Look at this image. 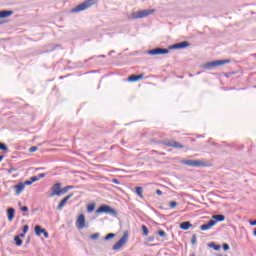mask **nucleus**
I'll return each instance as SVG.
<instances>
[{
    "mask_svg": "<svg viewBox=\"0 0 256 256\" xmlns=\"http://www.w3.org/2000/svg\"><path fill=\"white\" fill-rule=\"evenodd\" d=\"M155 13V9H144L138 12H132L127 16L129 21H133L135 19H145V17H149V15H153Z\"/></svg>",
    "mask_w": 256,
    "mask_h": 256,
    "instance_id": "nucleus-1",
    "label": "nucleus"
},
{
    "mask_svg": "<svg viewBox=\"0 0 256 256\" xmlns=\"http://www.w3.org/2000/svg\"><path fill=\"white\" fill-rule=\"evenodd\" d=\"M93 5H95V0H86L75 8H72L70 13H80V11H85L89 9V7H93Z\"/></svg>",
    "mask_w": 256,
    "mask_h": 256,
    "instance_id": "nucleus-2",
    "label": "nucleus"
},
{
    "mask_svg": "<svg viewBox=\"0 0 256 256\" xmlns=\"http://www.w3.org/2000/svg\"><path fill=\"white\" fill-rule=\"evenodd\" d=\"M227 63H231V60H215L204 64L203 69H213L214 67H221L222 65H227Z\"/></svg>",
    "mask_w": 256,
    "mask_h": 256,
    "instance_id": "nucleus-3",
    "label": "nucleus"
},
{
    "mask_svg": "<svg viewBox=\"0 0 256 256\" xmlns=\"http://www.w3.org/2000/svg\"><path fill=\"white\" fill-rule=\"evenodd\" d=\"M129 241V234L125 232L123 236L113 245V251H119Z\"/></svg>",
    "mask_w": 256,
    "mask_h": 256,
    "instance_id": "nucleus-4",
    "label": "nucleus"
},
{
    "mask_svg": "<svg viewBox=\"0 0 256 256\" xmlns=\"http://www.w3.org/2000/svg\"><path fill=\"white\" fill-rule=\"evenodd\" d=\"M96 213H108L109 215H113V217H117V210L111 208L109 205H101L97 210Z\"/></svg>",
    "mask_w": 256,
    "mask_h": 256,
    "instance_id": "nucleus-5",
    "label": "nucleus"
},
{
    "mask_svg": "<svg viewBox=\"0 0 256 256\" xmlns=\"http://www.w3.org/2000/svg\"><path fill=\"white\" fill-rule=\"evenodd\" d=\"M181 163L188 167H205V162L201 160H182Z\"/></svg>",
    "mask_w": 256,
    "mask_h": 256,
    "instance_id": "nucleus-6",
    "label": "nucleus"
},
{
    "mask_svg": "<svg viewBox=\"0 0 256 256\" xmlns=\"http://www.w3.org/2000/svg\"><path fill=\"white\" fill-rule=\"evenodd\" d=\"M34 231L37 237H41V235H44L45 239H49V232H47L45 228H41L40 225H36Z\"/></svg>",
    "mask_w": 256,
    "mask_h": 256,
    "instance_id": "nucleus-7",
    "label": "nucleus"
},
{
    "mask_svg": "<svg viewBox=\"0 0 256 256\" xmlns=\"http://www.w3.org/2000/svg\"><path fill=\"white\" fill-rule=\"evenodd\" d=\"M163 145H166V147H173L174 149H183L185 146H183L181 143L175 141V140H168L163 142Z\"/></svg>",
    "mask_w": 256,
    "mask_h": 256,
    "instance_id": "nucleus-8",
    "label": "nucleus"
},
{
    "mask_svg": "<svg viewBox=\"0 0 256 256\" xmlns=\"http://www.w3.org/2000/svg\"><path fill=\"white\" fill-rule=\"evenodd\" d=\"M169 49L167 48H156L148 51V55H167Z\"/></svg>",
    "mask_w": 256,
    "mask_h": 256,
    "instance_id": "nucleus-9",
    "label": "nucleus"
},
{
    "mask_svg": "<svg viewBox=\"0 0 256 256\" xmlns=\"http://www.w3.org/2000/svg\"><path fill=\"white\" fill-rule=\"evenodd\" d=\"M61 197V183H56L52 186V192L50 194V197Z\"/></svg>",
    "mask_w": 256,
    "mask_h": 256,
    "instance_id": "nucleus-10",
    "label": "nucleus"
},
{
    "mask_svg": "<svg viewBox=\"0 0 256 256\" xmlns=\"http://www.w3.org/2000/svg\"><path fill=\"white\" fill-rule=\"evenodd\" d=\"M77 229H85V214H80L76 220Z\"/></svg>",
    "mask_w": 256,
    "mask_h": 256,
    "instance_id": "nucleus-11",
    "label": "nucleus"
},
{
    "mask_svg": "<svg viewBox=\"0 0 256 256\" xmlns=\"http://www.w3.org/2000/svg\"><path fill=\"white\" fill-rule=\"evenodd\" d=\"M217 225V221L210 220L207 224H203L200 226L201 231H208V229H211V227H215Z\"/></svg>",
    "mask_w": 256,
    "mask_h": 256,
    "instance_id": "nucleus-12",
    "label": "nucleus"
},
{
    "mask_svg": "<svg viewBox=\"0 0 256 256\" xmlns=\"http://www.w3.org/2000/svg\"><path fill=\"white\" fill-rule=\"evenodd\" d=\"M191 44L187 41H183L177 44L170 46V49H185V47H189Z\"/></svg>",
    "mask_w": 256,
    "mask_h": 256,
    "instance_id": "nucleus-13",
    "label": "nucleus"
},
{
    "mask_svg": "<svg viewBox=\"0 0 256 256\" xmlns=\"http://www.w3.org/2000/svg\"><path fill=\"white\" fill-rule=\"evenodd\" d=\"M71 197H73V194H69L68 196H66L65 198H63L61 200V202L58 204L57 206V210L61 211V209H63L65 207V205L67 204V201H69V199H71Z\"/></svg>",
    "mask_w": 256,
    "mask_h": 256,
    "instance_id": "nucleus-14",
    "label": "nucleus"
},
{
    "mask_svg": "<svg viewBox=\"0 0 256 256\" xmlns=\"http://www.w3.org/2000/svg\"><path fill=\"white\" fill-rule=\"evenodd\" d=\"M14 189L16 191V195H21V193H23V191H25V184L19 183L18 185L14 186Z\"/></svg>",
    "mask_w": 256,
    "mask_h": 256,
    "instance_id": "nucleus-15",
    "label": "nucleus"
},
{
    "mask_svg": "<svg viewBox=\"0 0 256 256\" xmlns=\"http://www.w3.org/2000/svg\"><path fill=\"white\" fill-rule=\"evenodd\" d=\"M11 15H13V11H8V10L0 11V19L11 17Z\"/></svg>",
    "mask_w": 256,
    "mask_h": 256,
    "instance_id": "nucleus-16",
    "label": "nucleus"
},
{
    "mask_svg": "<svg viewBox=\"0 0 256 256\" xmlns=\"http://www.w3.org/2000/svg\"><path fill=\"white\" fill-rule=\"evenodd\" d=\"M190 227H193V224H191V222H189V221L182 222L180 224V229H182L183 231L189 230Z\"/></svg>",
    "mask_w": 256,
    "mask_h": 256,
    "instance_id": "nucleus-17",
    "label": "nucleus"
},
{
    "mask_svg": "<svg viewBox=\"0 0 256 256\" xmlns=\"http://www.w3.org/2000/svg\"><path fill=\"white\" fill-rule=\"evenodd\" d=\"M7 214H8V221H13V219H15V209L13 208L8 209Z\"/></svg>",
    "mask_w": 256,
    "mask_h": 256,
    "instance_id": "nucleus-18",
    "label": "nucleus"
},
{
    "mask_svg": "<svg viewBox=\"0 0 256 256\" xmlns=\"http://www.w3.org/2000/svg\"><path fill=\"white\" fill-rule=\"evenodd\" d=\"M213 219H215L216 222H217V221H219V222L225 221V215H223V214H217V215H214V216H213Z\"/></svg>",
    "mask_w": 256,
    "mask_h": 256,
    "instance_id": "nucleus-19",
    "label": "nucleus"
},
{
    "mask_svg": "<svg viewBox=\"0 0 256 256\" xmlns=\"http://www.w3.org/2000/svg\"><path fill=\"white\" fill-rule=\"evenodd\" d=\"M136 194L138 195V197H140L141 199H143V187H136Z\"/></svg>",
    "mask_w": 256,
    "mask_h": 256,
    "instance_id": "nucleus-20",
    "label": "nucleus"
},
{
    "mask_svg": "<svg viewBox=\"0 0 256 256\" xmlns=\"http://www.w3.org/2000/svg\"><path fill=\"white\" fill-rule=\"evenodd\" d=\"M14 241H15L17 247H21V245H23V240H21V238L19 236H15Z\"/></svg>",
    "mask_w": 256,
    "mask_h": 256,
    "instance_id": "nucleus-21",
    "label": "nucleus"
},
{
    "mask_svg": "<svg viewBox=\"0 0 256 256\" xmlns=\"http://www.w3.org/2000/svg\"><path fill=\"white\" fill-rule=\"evenodd\" d=\"M142 231H143V235L145 237H147V235H149V229L147 228V226L142 225Z\"/></svg>",
    "mask_w": 256,
    "mask_h": 256,
    "instance_id": "nucleus-22",
    "label": "nucleus"
},
{
    "mask_svg": "<svg viewBox=\"0 0 256 256\" xmlns=\"http://www.w3.org/2000/svg\"><path fill=\"white\" fill-rule=\"evenodd\" d=\"M87 211L88 213H93V211H95V204L88 205Z\"/></svg>",
    "mask_w": 256,
    "mask_h": 256,
    "instance_id": "nucleus-23",
    "label": "nucleus"
},
{
    "mask_svg": "<svg viewBox=\"0 0 256 256\" xmlns=\"http://www.w3.org/2000/svg\"><path fill=\"white\" fill-rule=\"evenodd\" d=\"M209 247H213L215 251H220L221 246L220 245H215V243L209 244Z\"/></svg>",
    "mask_w": 256,
    "mask_h": 256,
    "instance_id": "nucleus-24",
    "label": "nucleus"
},
{
    "mask_svg": "<svg viewBox=\"0 0 256 256\" xmlns=\"http://www.w3.org/2000/svg\"><path fill=\"white\" fill-rule=\"evenodd\" d=\"M0 151H9V148L4 143H0Z\"/></svg>",
    "mask_w": 256,
    "mask_h": 256,
    "instance_id": "nucleus-25",
    "label": "nucleus"
},
{
    "mask_svg": "<svg viewBox=\"0 0 256 256\" xmlns=\"http://www.w3.org/2000/svg\"><path fill=\"white\" fill-rule=\"evenodd\" d=\"M113 237H115V234L114 233H109L105 236V241H109V239H113Z\"/></svg>",
    "mask_w": 256,
    "mask_h": 256,
    "instance_id": "nucleus-26",
    "label": "nucleus"
},
{
    "mask_svg": "<svg viewBox=\"0 0 256 256\" xmlns=\"http://www.w3.org/2000/svg\"><path fill=\"white\" fill-rule=\"evenodd\" d=\"M128 81H130V82L138 81V80H137V75H131V76H129V77H128Z\"/></svg>",
    "mask_w": 256,
    "mask_h": 256,
    "instance_id": "nucleus-27",
    "label": "nucleus"
},
{
    "mask_svg": "<svg viewBox=\"0 0 256 256\" xmlns=\"http://www.w3.org/2000/svg\"><path fill=\"white\" fill-rule=\"evenodd\" d=\"M191 243L193 244V245H197V235H193L192 236V238H191Z\"/></svg>",
    "mask_w": 256,
    "mask_h": 256,
    "instance_id": "nucleus-28",
    "label": "nucleus"
},
{
    "mask_svg": "<svg viewBox=\"0 0 256 256\" xmlns=\"http://www.w3.org/2000/svg\"><path fill=\"white\" fill-rule=\"evenodd\" d=\"M157 234H158L160 237H167V233H165V231H163V230H159V231L157 232Z\"/></svg>",
    "mask_w": 256,
    "mask_h": 256,
    "instance_id": "nucleus-29",
    "label": "nucleus"
},
{
    "mask_svg": "<svg viewBox=\"0 0 256 256\" xmlns=\"http://www.w3.org/2000/svg\"><path fill=\"white\" fill-rule=\"evenodd\" d=\"M67 191H69L68 189H67V186H65L64 188H60V195H65V193H67Z\"/></svg>",
    "mask_w": 256,
    "mask_h": 256,
    "instance_id": "nucleus-30",
    "label": "nucleus"
},
{
    "mask_svg": "<svg viewBox=\"0 0 256 256\" xmlns=\"http://www.w3.org/2000/svg\"><path fill=\"white\" fill-rule=\"evenodd\" d=\"M90 239H93V240L99 239V233H94V234H92V235L90 236Z\"/></svg>",
    "mask_w": 256,
    "mask_h": 256,
    "instance_id": "nucleus-31",
    "label": "nucleus"
},
{
    "mask_svg": "<svg viewBox=\"0 0 256 256\" xmlns=\"http://www.w3.org/2000/svg\"><path fill=\"white\" fill-rule=\"evenodd\" d=\"M30 181H32V183H35V182L39 181V178H38V176H32L30 178Z\"/></svg>",
    "mask_w": 256,
    "mask_h": 256,
    "instance_id": "nucleus-32",
    "label": "nucleus"
},
{
    "mask_svg": "<svg viewBox=\"0 0 256 256\" xmlns=\"http://www.w3.org/2000/svg\"><path fill=\"white\" fill-rule=\"evenodd\" d=\"M37 146H32V147H30V149H29V152L30 153H35V151H37Z\"/></svg>",
    "mask_w": 256,
    "mask_h": 256,
    "instance_id": "nucleus-33",
    "label": "nucleus"
},
{
    "mask_svg": "<svg viewBox=\"0 0 256 256\" xmlns=\"http://www.w3.org/2000/svg\"><path fill=\"white\" fill-rule=\"evenodd\" d=\"M22 184H23L24 187H25L26 185H33V182H32L31 179H30V180H26V181L23 182Z\"/></svg>",
    "mask_w": 256,
    "mask_h": 256,
    "instance_id": "nucleus-34",
    "label": "nucleus"
},
{
    "mask_svg": "<svg viewBox=\"0 0 256 256\" xmlns=\"http://www.w3.org/2000/svg\"><path fill=\"white\" fill-rule=\"evenodd\" d=\"M170 207L171 209H175V207H177V202L175 201L170 202Z\"/></svg>",
    "mask_w": 256,
    "mask_h": 256,
    "instance_id": "nucleus-35",
    "label": "nucleus"
},
{
    "mask_svg": "<svg viewBox=\"0 0 256 256\" xmlns=\"http://www.w3.org/2000/svg\"><path fill=\"white\" fill-rule=\"evenodd\" d=\"M29 231V225H24L23 226V233H27Z\"/></svg>",
    "mask_w": 256,
    "mask_h": 256,
    "instance_id": "nucleus-36",
    "label": "nucleus"
},
{
    "mask_svg": "<svg viewBox=\"0 0 256 256\" xmlns=\"http://www.w3.org/2000/svg\"><path fill=\"white\" fill-rule=\"evenodd\" d=\"M224 251H229V244H223Z\"/></svg>",
    "mask_w": 256,
    "mask_h": 256,
    "instance_id": "nucleus-37",
    "label": "nucleus"
},
{
    "mask_svg": "<svg viewBox=\"0 0 256 256\" xmlns=\"http://www.w3.org/2000/svg\"><path fill=\"white\" fill-rule=\"evenodd\" d=\"M144 77H145V75H143V74L136 75V78L138 81H139V79H143Z\"/></svg>",
    "mask_w": 256,
    "mask_h": 256,
    "instance_id": "nucleus-38",
    "label": "nucleus"
},
{
    "mask_svg": "<svg viewBox=\"0 0 256 256\" xmlns=\"http://www.w3.org/2000/svg\"><path fill=\"white\" fill-rule=\"evenodd\" d=\"M112 183H115V185H120L121 184V182L117 179H113Z\"/></svg>",
    "mask_w": 256,
    "mask_h": 256,
    "instance_id": "nucleus-39",
    "label": "nucleus"
},
{
    "mask_svg": "<svg viewBox=\"0 0 256 256\" xmlns=\"http://www.w3.org/2000/svg\"><path fill=\"white\" fill-rule=\"evenodd\" d=\"M21 211H23V212H27V211H29V207H27V206H23V207L21 208Z\"/></svg>",
    "mask_w": 256,
    "mask_h": 256,
    "instance_id": "nucleus-40",
    "label": "nucleus"
},
{
    "mask_svg": "<svg viewBox=\"0 0 256 256\" xmlns=\"http://www.w3.org/2000/svg\"><path fill=\"white\" fill-rule=\"evenodd\" d=\"M45 176H46L45 173H41V174H39L38 179H43Z\"/></svg>",
    "mask_w": 256,
    "mask_h": 256,
    "instance_id": "nucleus-41",
    "label": "nucleus"
},
{
    "mask_svg": "<svg viewBox=\"0 0 256 256\" xmlns=\"http://www.w3.org/2000/svg\"><path fill=\"white\" fill-rule=\"evenodd\" d=\"M249 224L252 225V226H255L256 225V220H250Z\"/></svg>",
    "mask_w": 256,
    "mask_h": 256,
    "instance_id": "nucleus-42",
    "label": "nucleus"
},
{
    "mask_svg": "<svg viewBox=\"0 0 256 256\" xmlns=\"http://www.w3.org/2000/svg\"><path fill=\"white\" fill-rule=\"evenodd\" d=\"M156 194H158V195H163V191H161L160 189H157V190H156Z\"/></svg>",
    "mask_w": 256,
    "mask_h": 256,
    "instance_id": "nucleus-43",
    "label": "nucleus"
},
{
    "mask_svg": "<svg viewBox=\"0 0 256 256\" xmlns=\"http://www.w3.org/2000/svg\"><path fill=\"white\" fill-rule=\"evenodd\" d=\"M66 189L69 191L70 189H74V186H66Z\"/></svg>",
    "mask_w": 256,
    "mask_h": 256,
    "instance_id": "nucleus-44",
    "label": "nucleus"
},
{
    "mask_svg": "<svg viewBox=\"0 0 256 256\" xmlns=\"http://www.w3.org/2000/svg\"><path fill=\"white\" fill-rule=\"evenodd\" d=\"M18 237H19L20 239H21V237H25V232L21 233Z\"/></svg>",
    "mask_w": 256,
    "mask_h": 256,
    "instance_id": "nucleus-45",
    "label": "nucleus"
},
{
    "mask_svg": "<svg viewBox=\"0 0 256 256\" xmlns=\"http://www.w3.org/2000/svg\"><path fill=\"white\" fill-rule=\"evenodd\" d=\"M3 159H5V156L1 155L0 156V163H1V161H3Z\"/></svg>",
    "mask_w": 256,
    "mask_h": 256,
    "instance_id": "nucleus-46",
    "label": "nucleus"
},
{
    "mask_svg": "<svg viewBox=\"0 0 256 256\" xmlns=\"http://www.w3.org/2000/svg\"><path fill=\"white\" fill-rule=\"evenodd\" d=\"M253 235L256 237V228H254Z\"/></svg>",
    "mask_w": 256,
    "mask_h": 256,
    "instance_id": "nucleus-47",
    "label": "nucleus"
},
{
    "mask_svg": "<svg viewBox=\"0 0 256 256\" xmlns=\"http://www.w3.org/2000/svg\"><path fill=\"white\" fill-rule=\"evenodd\" d=\"M154 240V237H150L149 239H148V241H153Z\"/></svg>",
    "mask_w": 256,
    "mask_h": 256,
    "instance_id": "nucleus-48",
    "label": "nucleus"
},
{
    "mask_svg": "<svg viewBox=\"0 0 256 256\" xmlns=\"http://www.w3.org/2000/svg\"><path fill=\"white\" fill-rule=\"evenodd\" d=\"M244 148H245V146H244V145H241V146H240V149H244Z\"/></svg>",
    "mask_w": 256,
    "mask_h": 256,
    "instance_id": "nucleus-49",
    "label": "nucleus"
}]
</instances>
